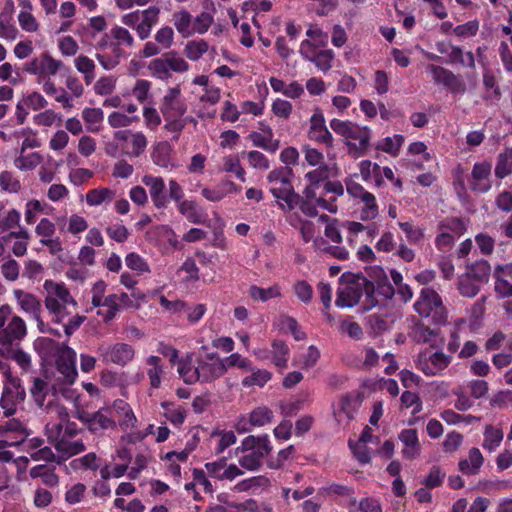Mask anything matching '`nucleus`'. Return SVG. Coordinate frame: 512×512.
Segmentation results:
<instances>
[{"label":"nucleus","mask_w":512,"mask_h":512,"mask_svg":"<svg viewBox=\"0 0 512 512\" xmlns=\"http://www.w3.org/2000/svg\"><path fill=\"white\" fill-rule=\"evenodd\" d=\"M181 93L180 86L169 88L167 94L163 97L160 111L164 119L171 117H183L187 111V105L179 99Z\"/></svg>","instance_id":"f8f14e48"},{"label":"nucleus","mask_w":512,"mask_h":512,"mask_svg":"<svg viewBox=\"0 0 512 512\" xmlns=\"http://www.w3.org/2000/svg\"><path fill=\"white\" fill-rule=\"evenodd\" d=\"M440 231H451L454 234L460 236L467 230L464 221L459 217H448L441 221L438 225Z\"/></svg>","instance_id":"a19ab883"},{"label":"nucleus","mask_w":512,"mask_h":512,"mask_svg":"<svg viewBox=\"0 0 512 512\" xmlns=\"http://www.w3.org/2000/svg\"><path fill=\"white\" fill-rule=\"evenodd\" d=\"M247 158L250 165L256 169L267 170L270 166L267 157L257 150L249 151Z\"/></svg>","instance_id":"774afa93"},{"label":"nucleus","mask_w":512,"mask_h":512,"mask_svg":"<svg viewBox=\"0 0 512 512\" xmlns=\"http://www.w3.org/2000/svg\"><path fill=\"white\" fill-rule=\"evenodd\" d=\"M148 69L152 75L160 80H168L171 77L168 65L163 60V55L160 58H155L150 61Z\"/></svg>","instance_id":"de8ad7c7"},{"label":"nucleus","mask_w":512,"mask_h":512,"mask_svg":"<svg viewBox=\"0 0 512 512\" xmlns=\"http://www.w3.org/2000/svg\"><path fill=\"white\" fill-rule=\"evenodd\" d=\"M281 324L291 332L295 340L300 341L306 338V333L299 328L298 322L295 318L291 316H283Z\"/></svg>","instance_id":"052dcab7"},{"label":"nucleus","mask_w":512,"mask_h":512,"mask_svg":"<svg viewBox=\"0 0 512 512\" xmlns=\"http://www.w3.org/2000/svg\"><path fill=\"white\" fill-rule=\"evenodd\" d=\"M198 372V365L192 366L191 359H181L178 361V373L183 381L188 384H194L195 382H190V379L195 378Z\"/></svg>","instance_id":"09e8293b"},{"label":"nucleus","mask_w":512,"mask_h":512,"mask_svg":"<svg viewBox=\"0 0 512 512\" xmlns=\"http://www.w3.org/2000/svg\"><path fill=\"white\" fill-rule=\"evenodd\" d=\"M30 393L37 406L42 407L48 394V383L41 378H34Z\"/></svg>","instance_id":"ea45409f"},{"label":"nucleus","mask_w":512,"mask_h":512,"mask_svg":"<svg viewBox=\"0 0 512 512\" xmlns=\"http://www.w3.org/2000/svg\"><path fill=\"white\" fill-rule=\"evenodd\" d=\"M25 390L18 378L8 377L0 398V406L5 417H11L16 413L17 404L25 400Z\"/></svg>","instance_id":"6e6552de"},{"label":"nucleus","mask_w":512,"mask_h":512,"mask_svg":"<svg viewBox=\"0 0 512 512\" xmlns=\"http://www.w3.org/2000/svg\"><path fill=\"white\" fill-rule=\"evenodd\" d=\"M340 332L348 334L349 337L360 340L363 337V330L357 322L343 320L340 323Z\"/></svg>","instance_id":"0e129e2a"},{"label":"nucleus","mask_w":512,"mask_h":512,"mask_svg":"<svg viewBox=\"0 0 512 512\" xmlns=\"http://www.w3.org/2000/svg\"><path fill=\"white\" fill-rule=\"evenodd\" d=\"M268 485H269V479L267 477L255 476V477H251L249 479L240 481L235 486V489L242 492V491H248L255 487L268 486Z\"/></svg>","instance_id":"5fc2aeb1"},{"label":"nucleus","mask_w":512,"mask_h":512,"mask_svg":"<svg viewBox=\"0 0 512 512\" xmlns=\"http://www.w3.org/2000/svg\"><path fill=\"white\" fill-rule=\"evenodd\" d=\"M366 320L370 329L377 335L388 331L394 322V320L387 315H380L376 313L367 316Z\"/></svg>","instance_id":"c756f323"},{"label":"nucleus","mask_w":512,"mask_h":512,"mask_svg":"<svg viewBox=\"0 0 512 512\" xmlns=\"http://www.w3.org/2000/svg\"><path fill=\"white\" fill-rule=\"evenodd\" d=\"M161 406L165 410V417L174 425H181L185 421L186 411L182 407L174 408L170 402H162Z\"/></svg>","instance_id":"37998d69"},{"label":"nucleus","mask_w":512,"mask_h":512,"mask_svg":"<svg viewBox=\"0 0 512 512\" xmlns=\"http://www.w3.org/2000/svg\"><path fill=\"white\" fill-rule=\"evenodd\" d=\"M169 196L171 200L177 204L178 211L181 215L187 217L198 206L194 201L184 199V191L182 186L174 179H170L169 183Z\"/></svg>","instance_id":"aec40b11"},{"label":"nucleus","mask_w":512,"mask_h":512,"mask_svg":"<svg viewBox=\"0 0 512 512\" xmlns=\"http://www.w3.org/2000/svg\"><path fill=\"white\" fill-rule=\"evenodd\" d=\"M480 285L481 284L475 282L472 278L463 274L459 277L458 290L462 296L472 298L479 293Z\"/></svg>","instance_id":"58836bf2"},{"label":"nucleus","mask_w":512,"mask_h":512,"mask_svg":"<svg viewBox=\"0 0 512 512\" xmlns=\"http://www.w3.org/2000/svg\"><path fill=\"white\" fill-rule=\"evenodd\" d=\"M358 279L364 282V293L366 299L364 302L363 310L367 311L379 304L375 294L383 297L384 301L391 300L395 295V289L390 284L386 275L379 277L376 283L366 279L364 276H358Z\"/></svg>","instance_id":"20e7f679"},{"label":"nucleus","mask_w":512,"mask_h":512,"mask_svg":"<svg viewBox=\"0 0 512 512\" xmlns=\"http://www.w3.org/2000/svg\"><path fill=\"white\" fill-rule=\"evenodd\" d=\"M146 362L151 367L147 372L151 387L158 388L161 383L160 376L163 373V368L160 364L161 359L158 356L151 355L147 358Z\"/></svg>","instance_id":"f704fd0d"},{"label":"nucleus","mask_w":512,"mask_h":512,"mask_svg":"<svg viewBox=\"0 0 512 512\" xmlns=\"http://www.w3.org/2000/svg\"><path fill=\"white\" fill-rule=\"evenodd\" d=\"M294 292L297 297L304 303H309L312 300L313 289L307 281H298L294 285Z\"/></svg>","instance_id":"69168bd1"},{"label":"nucleus","mask_w":512,"mask_h":512,"mask_svg":"<svg viewBox=\"0 0 512 512\" xmlns=\"http://www.w3.org/2000/svg\"><path fill=\"white\" fill-rule=\"evenodd\" d=\"M249 295L253 300L266 302L272 298L279 297L281 293L277 285L271 286L267 289L252 285L249 289Z\"/></svg>","instance_id":"72a5a7b5"},{"label":"nucleus","mask_w":512,"mask_h":512,"mask_svg":"<svg viewBox=\"0 0 512 512\" xmlns=\"http://www.w3.org/2000/svg\"><path fill=\"white\" fill-rule=\"evenodd\" d=\"M484 458L480 450L473 447L469 451V459H461L458 463L459 470L465 475H476L483 465Z\"/></svg>","instance_id":"b1692460"},{"label":"nucleus","mask_w":512,"mask_h":512,"mask_svg":"<svg viewBox=\"0 0 512 512\" xmlns=\"http://www.w3.org/2000/svg\"><path fill=\"white\" fill-rule=\"evenodd\" d=\"M300 54L308 61L314 63L318 69L327 72L332 67L334 52L331 49L315 51V47L310 40L302 41L300 45Z\"/></svg>","instance_id":"9b49d317"},{"label":"nucleus","mask_w":512,"mask_h":512,"mask_svg":"<svg viewBox=\"0 0 512 512\" xmlns=\"http://www.w3.org/2000/svg\"><path fill=\"white\" fill-rule=\"evenodd\" d=\"M125 263L128 268L137 271L138 273L149 272V266L146 261L135 252L127 254Z\"/></svg>","instance_id":"603ef678"},{"label":"nucleus","mask_w":512,"mask_h":512,"mask_svg":"<svg viewBox=\"0 0 512 512\" xmlns=\"http://www.w3.org/2000/svg\"><path fill=\"white\" fill-rule=\"evenodd\" d=\"M208 50V43L205 40L189 41L184 49L185 55L190 60H198Z\"/></svg>","instance_id":"49530a36"},{"label":"nucleus","mask_w":512,"mask_h":512,"mask_svg":"<svg viewBox=\"0 0 512 512\" xmlns=\"http://www.w3.org/2000/svg\"><path fill=\"white\" fill-rule=\"evenodd\" d=\"M310 129L308 137L319 143H324L328 147L333 145V137L325 125V119L322 112L317 109L310 119Z\"/></svg>","instance_id":"f3484780"},{"label":"nucleus","mask_w":512,"mask_h":512,"mask_svg":"<svg viewBox=\"0 0 512 512\" xmlns=\"http://www.w3.org/2000/svg\"><path fill=\"white\" fill-rule=\"evenodd\" d=\"M142 183L148 187L150 198L157 209H166L171 200L162 177L145 175Z\"/></svg>","instance_id":"9d476101"},{"label":"nucleus","mask_w":512,"mask_h":512,"mask_svg":"<svg viewBox=\"0 0 512 512\" xmlns=\"http://www.w3.org/2000/svg\"><path fill=\"white\" fill-rule=\"evenodd\" d=\"M113 195V191L109 188L92 189L86 194V202L90 206H98L105 201H111Z\"/></svg>","instance_id":"c9c22d12"},{"label":"nucleus","mask_w":512,"mask_h":512,"mask_svg":"<svg viewBox=\"0 0 512 512\" xmlns=\"http://www.w3.org/2000/svg\"><path fill=\"white\" fill-rule=\"evenodd\" d=\"M43 286L47 292V296H51L54 299H59L63 303H71L74 306L76 305V301L73 299L64 283H57L52 280H46Z\"/></svg>","instance_id":"393cba45"},{"label":"nucleus","mask_w":512,"mask_h":512,"mask_svg":"<svg viewBox=\"0 0 512 512\" xmlns=\"http://www.w3.org/2000/svg\"><path fill=\"white\" fill-rule=\"evenodd\" d=\"M77 418L92 433H99L102 430L115 429L116 421L112 416V409L101 408L96 412L81 410L77 412Z\"/></svg>","instance_id":"0eeeda50"},{"label":"nucleus","mask_w":512,"mask_h":512,"mask_svg":"<svg viewBox=\"0 0 512 512\" xmlns=\"http://www.w3.org/2000/svg\"><path fill=\"white\" fill-rule=\"evenodd\" d=\"M485 439L483 447L489 451L494 450L498 447L503 440V432L500 429H496L491 425H487L484 433Z\"/></svg>","instance_id":"79ce46f5"},{"label":"nucleus","mask_w":512,"mask_h":512,"mask_svg":"<svg viewBox=\"0 0 512 512\" xmlns=\"http://www.w3.org/2000/svg\"><path fill=\"white\" fill-rule=\"evenodd\" d=\"M466 272L464 273L467 277L472 278L479 284H485L489 282L491 275V266L485 259H479L472 263H466Z\"/></svg>","instance_id":"412c9836"},{"label":"nucleus","mask_w":512,"mask_h":512,"mask_svg":"<svg viewBox=\"0 0 512 512\" xmlns=\"http://www.w3.org/2000/svg\"><path fill=\"white\" fill-rule=\"evenodd\" d=\"M293 176V170L289 166L273 169L267 176L269 183L281 184V187H271L270 192L276 199L283 200L289 210H293L301 201V196L295 192L291 181Z\"/></svg>","instance_id":"f257e3e1"},{"label":"nucleus","mask_w":512,"mask_h":512,"mask_svg":"<svg viewBox=\"0 0 512 512\" xmlns=\"http://www.w3.org/2000/svg\"><path fill=\"white\" fill-rule=\"evenodd\" d=\"M196 363L198 365V372L195 378L190 379V382L210 383L222 377L227 371L226 365L219 358L212 363L206 362L203 359H197Z\"/></svg>","instance_id":"4468645a"},{"label":"nucleus","mask_w":512,"mask_h":512,"mask_svg":"<svg viewBox=\"0 0 512 512\" xmlns=\"http://www.w3.org/2000/svg\"><path fill=\"white\" fill-rule=\"evenodd\" d=\"M103 111L100 108H85L82 112V118L86 123V129L89 132L95 133L99 131V124L103 121Z\"/></svg>","instance_id":"2f4dec72"},{"label":"nucleus","mask_w":512,"mask_h":512,"mask_svg":"<svg viewBox=\"0 0 512 512\" xmlns=\"http://www.w3.org/2000/svg\"><path fill=\"white\" fill-rule=\"evenodd\" d=\"M56 450L62 454V456L58 457L57 463L61 464L63 461L67 460L69 457L79 454L85 451L86 447L81 440L78 441H59L56 446Z\"/></svg>","instance_id":"a878e982"},{"label":"nucleus","mask_w":512,"mask_h":512,"mask_svg":"<svg viewBox=\"0 0 512 512\" xmlns=\"http://www.w3.org/2000/svg\"><path fill=\"white\" fill-rule=\"evenodd\" d=\"M404 143V136L396 134L393 137H386L381 142L375 145V149L383 151L392 156H397L402 144Z\"/></svg>","instance_id":"c85d7f7f"},{"label":"nucleus","mask_w":512,"mask_h":512,"mask_svg":"<svg viewBox=\"0 0 512 512\" xmlns=\"http://www.w3.org/2000/svg\"><path fill=\"white\" fill-rule=\"evenodd\" d=\"M212 22H213V17L207 12H202L200 15H198L195 18V20L192 24V33L193 32H198L200 34L205 33L211 26Z\"/></svg>","instance_id":"338daca9"},{"label":"nucleus","mask_w":512,"mask_h":512,"mask_svg":"<svg viewBox=\"0 0 512 512\" xmlns=\"http://www.w3.org/2000/svg\"><path fill=\"white\" fill-rule=\"evenodd\" d=\"M252 374L249 376H246L242 380V385L244 387H251V386H259L263 387L270 379H271V373L267 370L263 369H255L253 367V371H251Z\"/></svg>","instance_id":"e433bc0d"},{"label":"nucleus","mask_w":512,"mask_h":512,"mask_svg":"<svg viewBox=\"0 0 512 512\" xmlns=\"http://www.w3.org/2000/svg\"><path fill=\"white\" fill-rule=\"evenodd\" d=\"M348 445L353 455L360 464H367L371 461L370 451L366 444L353 442L352 440H349Z\"/></svg>","instance_id":"3c124183"},{"label":"nucleus","mask_w":512,"mask_h":512,"mask_svg":"<svg viewBox=\"0 0 512 512\" xmlns=\"http://www.w3.org/2000/svg\"><path fill=\"white\" fill-rule=\"evenodd\" d=\"M295 448L293 445L280 450L275 458L271 457L267 461V466L271 469L282 468L284 462L294 453Z\"/></svg>","instance_id":"4d7b16f0"},{"label":"nucleus","mask_w":512,"mask_h":512,"mask_svg":"<svg viewBox=\"0 0 512 512\" xmlns=\"http://www.w3.org/2000/svg\"><path fill=\"white\" fill-rule=\"evenodd\" d=\"M17 34L18 29L10 23V17L0 14V38L14 40Z\"/></svg>","instance_id":"864d4df0"},{"label":"nucleus","mask_w":512,"mask_h":512,"mask_svg":"<svg viewBox=\"0 0 512 512\" xmlns=\"http://www.w3.org/2000/svg\"><path fill=\"white\" fill-rule=\"evenodd\" d=\"M0 186L10 193H16L21 188L20 182L9 171H3L0 174Z\"/></svg>","instance_id":"13d9d810"},{"label":"nucleus","mask_w":512,"mask_h":512,"mask_svg":"<svg viewBox=\"0 0 512 512\" xmlns=\"http://www.w3.org/2000/svg\"><path fill=\"white\" fill-rule=\"evenodd\" d=\"M241 449L242 451L251 450L256 455L260 452L261 459H263L271 452L272 446L270 445L268 435H262L258 437L250 435L243 439Z\"/></svg>","instance_id":"4be33fe9"},{"label":"nucleus","mask_w":512,"mask_h":512,"mask_svg":"<svg viewBox=\"0 0 512 512\" xmlns=\"http://www.w3.org/2000/svg\"><path fill=\"white\" fill-rule=\"evenodd\" d=\"M273 418V412L267 407H258L250 413L249 423L252 426H264L270 423Z\"/></svg>","instance_id":"c03bdc74"},{"label":"nucleus","mask_w":512,"mask_h":512,"mask_svg":"<svg viewBox=\"0 0 512 512\" xmlns=\"http://www.w3.org/2000/svg\"><path fill=\"white\" fill-rule=\"evenodd\" d=\"M415 311L421 317H432L435 324L447 322V311L442 303L440 295L433 288H423L419 299L414 304Z\"/></svg>","instance_id":"7ed1b4c3"},{"label":"nucleus","mask_w":512,"mask_h":512,"mask_svg":"<svg viewBox=\"0 0 512 512\" xmlns=\"http://www.w3.org/2000/svg\"><path fill=\"white\" fill-rule=\"evenodd\" d=\"M491 164L487 162L475 163L472 169L470 188L478 193H486L491 188Z\"/></svg>","instance_id":"a211bd4d"},{"label":"nucleus","mask_w":512,"mask_h":512,"mask_svg":"<svg viewBox=\"0 0 512 512\" xmlns=\"http://www.w3.org/2000/svg\"><path fill=\"white\" fill-rule=\"evenodd\" d=\"M452 357L445 355L441 351L434 352L429 356L426 353L420 354L419 363L422 372L427 376H434L439 371L444 370L451 362Z\"/></svg>","instance_id":"dca6fc26"},{"label":"nucleus","mask_w":512,"mask_h":512,"mask_svg":"<svg viewBox=\"0 0 512 512\" xmlns=\"http://www.w3.org/2000/svg\"><path fill=\"white\" fill-rule=\"evenodd\" d=\"M359 275L343 274L341 280H346L347 285L339 288L335 304L341 308H351L355 306L364 293V282L358 279Z\"/></svg>","instance_id":"39448f33"},{"label":"nucleus","mask_w":512,"mask_h":512,"mask_svg":"<svg viewBox=\"0 0 512 512\" xmlns=\"http://www.w3.org/2000/svg\"><path fill=\"white\" fill-rule=\"evenodd\" d=\"M475 242L483 255H490L494 251L495 240L485 233H479L475 236Z\"/></svg>","instance_id":"bf43d9fd"},{"label":"nucleus","mask_w":512,"mask_h":512,"mask_svg":"<svg viewBox=\"0 0 512 512\" xmlns=\"http://www.w3.org/2000/svg\"><path fill=\"white\" fill-rule=\"evenodd\" d=\"M359 199L364 203L360 211V219L362 221L375 219L378 215V205L376 204L375 196L365 190Z\"/></svg>","instance_id":"cd10ccee"},{"label":"nucleus","mask_w":512,"mask_h":512,"mask_svg":"<svg viewBox=\"0 0 512 512\" xmlns=\"http://www.w3.org/2000/svg\"><path fill=\"white\" fill-rule=\"evenodd\" d=\"M512 173V149L500 153L495 167L496 177L503 179Z\"/></svg>","instance_id":"473e14b6"},{"label":"nucleus","mask_w":512,"mask_h":512,"mask_svg":"<svg viewBox=\"0 0 512 512\" xmlns=\"http://www.w3.org/2000/svg\"><path fill=\"white\" fill-rule=\"evenodd\" d=\"M399 440L405 446L402 455L407 460L416 459L421 453V445L416 429H404L399 434Z\"/></svg>","instance_id":"6ab92c4d"},{"label":"nucleus","mask_w":512,"mask_h":512,"mask_svg":"<svg viewBox=\"0 0 512 512\" xmlns=\"http://www.w3.org/2000/svg\"><path fill=\"white\" fill-rule=\"evenodd\" d=\"M14 296L21 309L26 313L31 314L33 317H38V314L41 313V302L35 295L18 289L14 291Z\"/></svg>","instance_id":"5701e85b"},{"label":"nucleus","mask_w":512,"mask_h":512,"mask_svg":"<svg viewBox=\"0 0 512 512\" xmlns=\"http://www.w3.org/2000/svg\"><path fill=\"white\" fill-rule=\"evenodd\" d=\"M173 20L175 28L183 37L192 35V16L188 11L182 10L174 13Z\"/></svg>","instance_id":"7c9ffc66"},{"label":"nucleus","mask_w":512,"mask_h":512,"mask_svg":"<svg viewBox=\"0 0 512 512\" xmlns=\"http://www.w3.org/2000/svg\"><path fill=\"white\" fill-rule=\"evenodd\" d=\"M428 68L436 83L444 85L451 93H465L466 85L459 75L441 66L429 65Z\"/></svg>","instance_id":"ddd939ff"},{"label":"nucleus","mask_w":512,"mask_h":512,"mask_svg":"<svg viewBox=\"0 0 512 512\" xmlns=\"http://www.w3.org/2000/svg\"><path fill=\"white\" fill-rule=\"evenodd\" d=\"M445 477L446 472L440 466L433 465L422 483L427 489H434L442 486Z\"/></svg>","instance_id":"4c0bfd02"},{"label":"nucleus","mask_w":512,"mask_h":512,"mask_svg":"<svg viewBox=\"0 0 512 512\" xmlns=\"http://www.w3.org/2000/svg\"><path fill=\"white\" fill-rule=\"evenodd\" d=\"M57 371L63 375L65 384H73L77 378L76 353L66 347L56 359Z\"/></svg>","instance_id":"2eb2a0df"},{"label":"nucleus","mask_w":512,"mask_h":512,"mask_svg":"<svg viewBox=\"0 0 512 512\" xmlns=\"http://www.w3.org/2000/svg\"><path fill=\"white\" fill-rule=\"evenodd\" d=\"M438 329H431L424 324H416L414 329V339L418 343H429L432 337L438 334Z\"/></svg>","instance_id":"6e6d98bb"},{"label":"nucleus","mask_w":512,"mask_h":512,"mask_svg":"<svg viewBox=\"0 0 512 512\" xmlns=\"http://www.w3.org/2000/svg\"><path fill=\"white\" fill-rule=\"evenodd\" d=\"M171 147L168 142H158L153 146L151 159L159 167L166 168L170 164Z\"/></svg>","instance_id":"bb28decb"},{"label":"nucleus","mask_w":512,"mask_h":512,"mask_svg":"<svg viewBox=\"0 0 512 512\" xmlns=\"http://www.w3.org/2000/svg\"><path fill=\"white\" fill-rule=\"evenodd\" d=\"M20 266L14 259H9L1 265V273L8 281H15L19 277Z\"/></svg>","instance_id":"680f3d73"},{"label":"nucleus","mask_w":512,"mask_h":512,"mask_svg":"<svg viewBox=\"0 0 512 512\" xmlns=\"http://www.w3.org/2000/svg\"><path fill=\"white\" fill-rule=\"evenodd\" d=\"M99 358L103 363H113L125 366L134 358V348L127 343L101 344L97 348Z\"/></svg>","instance_id":"423d86ee"},{"label":"nucleus","mask_w":512,"mask_h":512,"mask_svg":"<svg viewBox=\"0 0 512 512\" xmlns=\"http://www.w3.org/2000/svg\"><path fill=\"white\" fill-rule=\"evenodd\" d=\"M111 34L115 40L114 42L119 43L120 45L131 47L134 43L131 33L126 28L116 26L111 29Z\"/></svg>","instance_id":"e2e57ef3"},{"label":"nucleus","mask_w":512,"mask_h":512,"mask_svg":"<svg viewBox=\"0 0 512 512\" xmlns=\"http://www.w3.org/2000/svg\"><path fill=\"white\" fill-rule=\"evenodd\" d=\"M27 334L25 321L12 314L9 305L0 307V343L3 345H14L21 342Z\"/></svg>","instance_id":"f03ea898"},{"label":"nucleus","mask_w":512,"mask_h":512,"mask_svg":"<svg viewBox=\"0 0 512 512\" xmlns=\"http://www.w3.org/2000/svg\"><path fill=\"white\" fill-rule=\"evenodd\" d=\"M371 136L372 132L369 127H361L355 124L351 134H349L348 140L345 141L348 154L354 159L364 156L370 147Z\"/></svg>","instance_id":"1a4fd4ad"},{"label":"nucleus","mask_w":512,"mask_h":512,"mask_svg":"<svg viewBox=\"0 0 512 512\" xmlns=\"http://www.w3.org/2000/svg\"><path fill=\"white\" fill-rule=\"evenodd\" d=\"M42 161L39 153L33 152L27 156H20L15 160V165L20 170H31L38 166Z\"/></svg>","instance_id":"8fccbe9b"},{"label":"nucleus","mask_w":512,"mask_h":512,"mask_svg":"<svg viewBox=\"0 0 512 512\" xmlns=\"http://www.w3.org/2000/svg\"><path fill=\"white\" fill-rule=\"evenodd\" d=\"M163 60L166 61L169 70L174 72L183 73L189 68L188 63L182 57L178 56L175 51L163 54Z\"/></svg>","instance_id":"a18cd8bd"}]
</instances>
